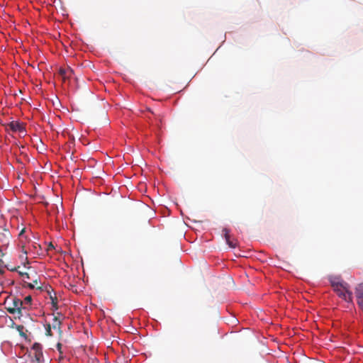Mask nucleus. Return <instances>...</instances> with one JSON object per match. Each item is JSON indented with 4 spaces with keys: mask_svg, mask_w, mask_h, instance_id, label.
<instances>
[{
    "mask_svg": "<svg viewBox=\"0 0 363 363\" xmlns=\"http://www.w3.org/2000/svg\"><path fill=\"white\" fill-rule=\"evenodd\" d=\"M6 310L11 314H18V317L20 318L22 314V311L26 309L23 306V302L16 297L11 298V301L7 302Z\"/></svg>",
    "mask_w": 363,
    "mask_h": 363,
    "instance_id": "f257e3e1",
    "label": "nucleus"
},
{
    "mask_svg": "<svg viewBox=\"0 0 363 363\" xmlns=\"http://www.w3.org/2000/svg\"><path fill=\"white\" fill-rule=\"evenodd\" d=\"M333 290L337 295L347 303H352V292L348 283L342 284L341 287H335Z\"/></svg>",
    "mask_w": 363,
    "mask_h": 363,
    "instance_id": "f03ea898",
    "label": "nucleus"
},
{
    "mask_svg": "<svg viewBox=\"0 0 363 363\" xmlns=\"http://www.w3.org/2000/svg\"><path fill=\"white\" fill-rule=\"evenodd\" d=\"M355 296L357 304L363 311V284H359L355 287Z\"/></svg>",
    "mask_w": 363,
    "mask_h": 363,
    "instance_id": "7ed1b4c3",
    "label": "nucleus"
},
{
    "mask_svg": "<svg viewBox=\"0 0 363 363\" xmlns=\"http://www.w3.org/2000/svg\"><path fill=\"white\" fill-rule=\"evenodd\" d=\"M223 233L227 244L231 247L235 248L237 246V241L235 240H231L230 231L227 228H223Z\"/></svg>",
    "mask_w": 363,
    "mask_h": 363,
    "instance_id": "20e7f679",
    "label": "nucleus"
},
{
    "mask_svg": "<svg viewBox=\"0 0 363 363\" xmlns=\"http://www.w3.org/2000/svg\"><path fill=\"white\" fill-rule=\"evenodd\" d=\"M329 280L333 288L341 287L342 284L346 283L340 277L331 276Z\"/></svg>",
    "mask_w": 363,
    "mask_h": 363,
    "instance_id": "39448f33",
    "label": "nucleus"
},
{
    "mask_svg": "<svg viewBox=\"0 0 363 363\" xmlns=\"http://www.w3.org/2000/svg\"><path fill=\"white\" fill-rule=\"evenodd\" d=\"M9 128L13 131H19L23 132L25 131L23 125L17 121H12L9 124Z\"/></svg>",
    "mask_w": 363,
    "mask_h": 363,
    "instance_id": "423d86ee",
    "label": "nucleus"
},
{
    "mask_svg": "<svg viewBox=\"0 0 363 363\" xmlns=\"http://www.w3.org/2000/svg\"><path fill=\"white\" fill-rule=\"evenodd\" d=\"M72 73V70L69 68H68V69L60 68L59 70V74L63 78L64 80L66 78L69 77Z\"/></svg>",
    "mask_w": 363,
    "mask_h": 363,
    "instance_id": "0eeeda50",
    "label": "nucleus"
},
{
    "mask_svg": "<svg viewBox=\"0 0 363 363\" xmlns=\"http://www.w3.org/2000/svg\"><path fill=\"white\" fill-rule=\"evenodd\" d=\"M27 286L30 289L36 288L37 289L42 290V286L38 285V281L37 279L33 280V283H27Z\"/></svg>",
    "mask_w": 363,
    "mask_h": 363,
    "instance_id": "6e6552de",
    "label": "nucleus"
},
{
    "mask_svg": "<svg viewBox=\"0 0 363 363\" xmlns=\"http://www.w3.org/2000/svg\"><path fill=\"white\" fill-rule=\"evenodd\" d=\"M18 268H20V267L15 268L13 270L17 271L19 273L20 276L23 279V280H25L26 279L30 280L31 279L30 273L18 271Z\"/></svg>",
    "mask_w": 363,
    "mask_h": 363,
    "instance_id": "1a4fd4ad",
    "label": "nucleus"
},
{
    "mask_svg": "<svg viewBox=\"0 0 363 363\" xmlns=\"http://www.w3.org/2000/svg\"><path fill=\"white\" fill-rule=\"evenodd\" d=\"M48 292L49 294H50L49 292V291H48ZM50 298L51 299V301H52V307L54 308L55 310H57L58 308L57 307V297L55 296H52L51 294H50Z\"/></svg>",
    "mask_w": 363,
    "mask_h": 363,
    "instance_id": "9d476101",
    "label": "nucleus"
},
{
    "mask_svg": "<svg viewBox=\"0 0 363 363\" xmlns=\"http://www.w3.org/2000/svg\"><path fill=\"white\" fill-rule=\"evenodd\" d=\"M16 330L19 333V335L21 337H26V333L23 331L24 330V326L23 325H16Z\"/></svg>",
    "mask_w": 363,
    "mask_h": 363,
    "instance_id": "9b49d317",
    "label": "nucleus"
},
{
    "mask_svg": "<svg viewBox=\"0 0 363 363\" xmlns=\"http://www.w3.org/2000/svg\"><path fill=\"white\" fill-rule=\"evenodd\" d=\"M32 349L35 351V352H42V346L40 343H34Z\"/></svg>",
    "mask_w": 363,
    "mask_h": 363,
    "instance_id": "f8f14e48",
    "label": "nucleus"
},
{
    "mask_svg": "<svg viewBox=\"0 0 363 363\" xmlns=\"http://www.w3.org/2000/svg\"><path fill=\"white\" fill-rule=\"evenodd\" d=\"M34 356H35L37 363H40L41 361V359L43 358V352H35Z\"/></svg>",
    "mask_w": 363,
    "mask_h": 363,
    "instance_id": "ddd939ff",
    "label": "nucleus"
},
{
    "mask_svg": "<svg viewBox=\"0 0 363 363\" xmlns=\"http://www.w3.org/2000/svg\"><path fill=\"white\" fill-rule=\"evenodd\" d=\"M22 248H23V255H21V258L22 259H26L27 260V251L25 250V246L24 245H22Z\"/></svg>",
    "mask_w": 363,
    "mask_h": 363,
    "instance_id": "4468645a",
    "label": "nucleus"
},
{
    "mask_svg": "<svg viewBox=\"0 0 363 363\" xmlns=\"http://www.w3.org/2000/svg\"><path fill=\"white\" fill-rule=\"evenodd\" d=\"M32 301V298L30 296H27L26 297H25L24 298V301L23 302V304L26 303V304H30Z\"/></svg>",
    "mask_w": 363,
    "mask_h": 363,
    "instance_id": "2eb2a0df",
    "label": "nucleus"
},
{
    "mask_svg": "<svg viewBox=\"0 0 363 363\" xmlns=\"http://www.w3.org/2000/svg\"><path fill=\"white\" fill-rule=\"evenodd\" d=\"M3 264H4L3 260L0 259V274H2L4 272V269H1V267H3Z\"/></svg>",
    "mask_w": 363,
    "mask_h": 363,
    "instance_id": "dca6fc26",
    "label": "nucleus"
},
{
    "mask_svg": "<svg viewBox=\"0 0 363 363\" xmlns=\"http://www.w3.org/2000/svg\"><path fill=\"white\" fill-rule=\"evenodd\" d=\"M25 232V229H22L21 231L19 233V236L21 237V242H23V240H22V238H23V233Z\"/></svg>",
    "mask_w": 363,
    "mask_h": 363,
    "instance_id": "f3484780",
    "label": "nucleus"
},
{
    "mask_svg": "<svg viewBox=\"0 0 363 363\" xmlns=\"http://www.w3.org/2000/svg\"><path fill=\"white\" fill-rule=\"evenodd\" d=\"M61 347H62V345L60 343H57V347L58 350H60Z\"/></svg>",
    "mask_w": 363,
    "mask_h": 363,
    "instance_id": "a211bd4d",
    "label": "nucleus"
},
{
    "mask_svg": "<svg viewBox=\"0 0 363 363\" xmlns=\"http://www.w3.org/2000/svg\"><path fill=\"white\" fill-rule=\"evenodd\" d=\"M50 332H51L50 328L49 327V328L47 330V333L48 335H50Z\"/></svg>",
    "mask_w": 363,
    "mask_h": 363,
    "instance_id": "6ab92c4d",
    "label": "nucleus"
},
{
    "mask_svg": "<svg viewBox=\"0 0 363 363\" xmlns=\"http://www.w3.org/2000/svg\"><path fill=\"white\" fill-rule=\"evenodd\" d=\"M50 247H53V245H52V243L50 244Z\"/></svg>",
    "mask_w": 363,
    "mask_h": 363,
    "instance_id": "aec40b11",
    "label": "nucleus"
},
{
    "mask_svg": "<svg viewBox=\"0 0 363 363\" xmlns=\"http://www.w3.org/2000/svg\"><path fill=\"white\" fill-rule=\"evenodd\" d=\"M54 320H55V321H57V318L56 317H55Z\"/></svg>",
    "mask_w": 363,
    "mask_h": 363,
    "instance_id": "412c9836",
    "label": "nucleus"
},
{
    "mask_svg": "<svg viewBox=\"0 0 363 363\" xmlns=\"http://www.w3.org/2000/svg\"><path fill=\"white\" fill-rule=\"evenodd\" d=\"M1 255V252L0 251V256Z\"/></svg>",
    "mask_w": 363,
    "mask_h": 363,
    "instance_id": "4be33fe9",
    "label": "nucleus"
}]
</instances>
